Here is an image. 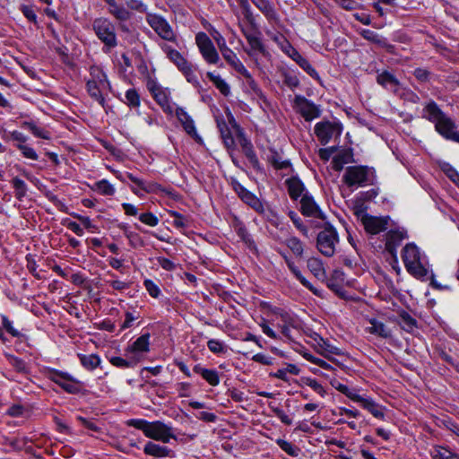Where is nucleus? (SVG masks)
Returning <instances> with one entry per match:
<instances>
[{"mask_svg": "<svg viewBox=\"0 0 459 459\" xmlns=\"http://www.w3.org/2000/svg\"><path fill=\"white\" fill-rule=\"evenodd\" d=\"M421 116L434 124L436 131L445 139L459 143V131L456 130L455 123L435 101L429 100L424 105Z\"/></svg>", "mask_w": 459, "mask_h": 459, "instance_id": "obj_1", "label": "nucleus"}, {"mask_svg": "<svg viewBox=\"0 0 459 459\" xmlns=\"http://www.w3.org/2000/svg\"><path fill=\"white\" fill-rule=\"evenodd\" d=\"M402 258L406 270L414 277L421 280H432L434 274L427 256L413 243L407 244L403 250Z\"/></svg>", "mask_w": 459, "mask_h": 459, "instance_id": "obj_2", "label": "nucleus"}, {"mask_svg": "<svg viewBox=\"0 0 459 459\" xmlns=\"http://www.w3.org/2000/svg\"><path fill=\"white\" fill-rule=\"evenodd\" d=\"M126 425L142 430L146 437L162 443H169L171 439H177L172 426L160 420L147 421L143 419H131L126 421Z\"/></svg>", "mask_w": 459, "mask_h": 459, "instance_id": "obj_3", "label": "nucleus"}, {"mask_svg": "<svg viewBox=\"0 0 459 459\" xmlns=\"http://www.w3.org/2000/svg\"><path fill=\"white\" fill-rule=\"evenodd\" d=\"M92 28L98 39L104 44L105 51H108L117 45L115 25L108 18L95 19Z\"/></svg>", "mask_w": 459, "mask_h": 459, "instance_id": "obj_4", "label": "nucleus"}, {"mask_svg": "<svg viewBox=\"0 0 459 459\" xmlns=\"http://www.w3.org/2000/svg\"><path fill=\"white\" fill-rule=\"evenodd\" d=\"M373 170L368 167L351 166L343 174V181L349 186H364L369 185L373 179Z\"/></svg>", "mask_w": 459, "mask_h": 459, "instance_id": "obj_5", "label": "nucleus"}, {"mask_svg": "<svg viewBox=\"0 0 459 459\" xmlns=\"http://www.w3.org/2000/svg\"><path fill=\"white\" fill-rule=\"evenodd\" d=\"M339 237L336 230L327 225L317 235L316 247L325 256L331 257L334 255Z\"/></svg>", "mask_w": 459, "mask_h": 459, "instance_id": "obj_6", "label": "nucleus"}, {"mask_svg": "<svg viewBox=\"0 0 459 459\" xmlns=\"http://www.w3.org/2000/svg\"><path fill=\"white\" fill-rule=\"evenodd\" d=\"M273 322L288 340L293 339L292 330H298L300 326L298 318L293 314L280 308L273 311Z\"/></svg>", "mask_w": 459, "mask_h": 459, "instance_id": "obj_7", "label": "nucleus"}, {"mask_svg": "<svg viewBox=\"0 0 459 459\" xmlns=\"http://www.w3.org/2000/svg\"><path fill=\"white\" fill-rule=\"evenodd\" d=\"M146 22L150 27L162 39L175 42L176 34L168 22V21L161 15L156 13H147Z\"/></svg>", "mask_w": 459, "mask_h": 459, "instance_id": "obj_8", "label": "nucleus"}, {"mask_svg": "<svg viewBox=\"0 0 459 459\" xmlns=\"http://www.w3.org/2000/svg\"><path fill=\"white\" fill-rule=\"evenodd\" d=\"M227 119H229L230 124L235 129L236 134L238 138L239 144L246 157L248 159L249 162L252 164L254 168L258 169L259 161L253 149V145L251 142L245 137L242 129L237 124L233 115L230 111L227 112Z\"/></svg>", "mask_w": 459, "mask_h": 459, "instance_id": "obj_9", "label": "nucleus"}, {"mask_svg": "<svg viewBox=\"0 0 459 459\" xmlns=\"http://www.w3.org/2000/svg\"><path fill=\"white\" fill-rule=\"evenodd\" d=\"M48 378L68 394H77L81 390L80 381L67 372L51 369L48 373Z\"/></svg>", "mask_w": 459, "mask_h": 459, "instance_id": "obj_10", "label": "nucleus"}, {"mask_svg": "<svg viewBox=\"0 0 459 459\" xmlns=\"http://www.w3.org/2000/svg\"><path fill=\"white\" fill-rule=\"evenodd\" d=\"M355 213L360 219L365 230L369 234L376 235L387 229L388 217L371 216L365 213L362 210H357Z\"/></svg>", "mask_w": 459, "mask_h": 459, "instance_id": "obj_11", "label": "nucleus"}, {"mask_svg": "<svg viewBox=\"0 0 459 459\" xmlns=\"http://www.w3.org/2000/svg\"><path fill=\"white\" fill-rule=\"evenodd\" d=\"M315 134L321 144H327L334 136H340L342 132L341 124L330 121H321L315 125Z\"/></svg>", "mask_w": 459, "mask_h": 459, "instance_id": "obj_12", "label": "nucleus"}, {"mask_svg": "<svg viewBox=\"0 0 459 459\" xmlns=\"http://www.w3.org/2000/svg\"><path fill=\"white\" fill-rule=\"evenodd\" d=\"M195 43L203 58L209 64L215 65L219 62V54L211 40L204 32H198L195 35Z\"/></svg>", "mask_w": 459, "mask_h": 459, "instance_id": "obj_13", "label": "nucleus"}, {"mask_svg": "<svg viewBox=\"0 0 459 459\" xmlns=\"http://www.w3.org/2000/svg\"><path fill=\"white\" fill-rule=\"evenodd\" d=\"M292 107L294 110L300 114L307 121L317 118L321 115V110L318 106L300 95H297L294 98Z\"/></svg>", "mask_w": 459, "mask_h": 459, "instance_id": "obj_14", "label": "nucleus"}, {"mask_svg": "<svg viewBox=\"0 0 459 459\" xmlns=\"http://www.w3.org/2000/svg\"><path fill=\"white\" fill-rule=\"evenodd\" d=\"M377 82L382 87L397 96L403 97L405 94L406 89L402 85L399 80L388 71L379 73L377 76Z\"/></svg>", "mask_w": 459, "mask_h": 459, "instance_id": "obj_15", "label": "nucleus"}, {"mask_svg": "<svg viewBox=\"0 0 459 459\" xmlns=\"http://www.w3.org/2000/svg\"><path fill=\"white\" fill-rule=\"evenodd\" d=\"M150 351V334L145 333L138 337L126 350V356L138 358V363L143 359L145 353Z\"/></svg>", "mask_w": 459, "mask_h": 459, "instance_id": "obj_16", "label": "nucleus"}, {"mask_svg": "<svg viewBox=\"0 0 459 459\" xmlns=\"http://www.w3.org/2000/svg\"><path fill=\"white\" fill-rule=\"evenodd\" d=\"M233 188L243 202L251 206L258 212H264V208L262 202L250 191L245 188L240 183L234 181Z\"/></svg>", "mask_w": 459, "mask_h": 459, "instance_id": "obj_17", "label": "nucleus"}, {"mask_svg": "<svg viewBox=\"0 0 459 459\" xmlns=\"http://www.w3.org/2000/svg\"><path fill=\"white\" fill-rule=\"evenodd\" d=\"M97 72V79L89 80L87 82V90L93 99H95L99 103L103 104L104 98L101 91L108 84V82L106 75L102 72Z\"/></svg>", "mask_w": 459, "mask_h": 459, "instance_id": "obj_18", "label": "nucleus"}, {"mask_svg": "<svg viewBox=\"0 0 459 459\" xmlns=\"http://www.w3.org/2000/svg\"><path fill=\"white\" fill-rule=\"evenodd\" d=\"M175 113L185 132L197 143H202V137L198 134L195 122L188 113L183 108H177Z\"/></svg>", "mask_w": 459, "mask_h": 459, "instance_id": "obj_19", "label": "nucleus"}, {"mask_svg": "<svg viewBox=\"0 0 459 459\" xmlns=\"http://www.w3.org/2000/svg\"><path fill=\"white\" fill-rule=\"evenodd\" d=\"M242 32L247 40L250 49L246 50L249 56L265 51L259 31L251 29L242 28Z\"/></svg>", "mask_w": 459, "mask_h": 459, "instance_id": "obj_20", "label": "nucleus"}, {"mask_svg": "<svg viewBox=\"0 0 459 459\" xmlns=\"http://www.w3.org/2000/svg\"><path fill=\"white\" fill-rule=\"evenodd\" d=\"M300 211L303 215L324 220L325 214L315 202L312 195L304 194L300 200Z\"/></svg>", "mask_w": 459, "mask_h": 459, "instance_id": "obj_21", "label": "nucleus"}, {"mask_svg": "<svg viewBox=\"0 0 459 459\" xmlns=\"http://www.w3.org/2000/svg\"><path fill=\"white\" fill-rule=\"evenodd\" d=\"M360 404V406L369 411L375 418L379 420H385V408L378 403H377L373 399L369 397H364L358 394L355 396L354 401Z\"/></svg>", "mask_w": 459, "mask_h": 459, "instance_id": "obj_22", "label": "nucleus"}, {"mask_svg": "<svg viewBox=\"0 0 459 459\" xmlns=\"http://www.w3.org/2000/svg\"><path fill=\"white\" fill-rule=\"evenodd\" d=\"M223 41V48H222V56L224 59L241 75H243L245 78H250L251 74L247 71V69L245 67L243 63L239 60L238 56L226 45L225 39H222Z\"/></svg>", "mask_w": 459, "mask_h": 459, "instance_id": "obj_23", "label": "nucleus"}, {"mask_svg": "<svg viewBox=\"0 0 459 459\" xmlns=\"http://www.w3.org/2000/svg\"><path fill=\"white\" fill-rule=\"evenodd\" d=\"M364 330L366 333L383 339H387L392 336L391 329L387 327L383 322L376 318L368 319L364 326Z\"/></svg>", "mask_w": 459, "mask_h": 459, "instance_id": "obj_24", "label": "nucleus"}, {"mask_svg": "<svg viewBox=\"0 0 459 459\" xmlns=\"http://www.w3.org/2000/svg\"><path fill=\"white\" fill-rule=\"evenodd\" d=\"M406 238L407 234L403 230H389L385 238V249L392 256L396 257L397 247Z\"/></svg>", "mask_w": 459, "mask_h": 459, "instance_id": "obj_25", "label": "nucleus"}, {"mask_svg": "<svg viewBox=\"0 0 459 459\" xmlns=\"http://www.w3.org/2000/svg\"><path fill=\"white\" fill-rule=\"evenodd\" d=\"M160 48L166 54V56L178 67V70L189 63L179 51L174 49L171 46L163 43L160 45Z\"/></svg>", "mask_w": 459, "mask_h": 459, "instance_id": "obj_26", "label": "nucleus"}, {"mask_svg": "<svg viewBox=\"0 0 459 459\" xmlns=\"http://www.w3.org/2000/svg\"><path fill=\"white\" fill-rule=\"evenodd\" d=\"M270 22H278L279 17L270 0H251Z\"/></svg>", "mask_w": 459, "mask_h": 459, "instance_id": "obj_27", "label": "nucleus"}, {"mask_svg": "<svg viewBox=\"0 0 459 459\" xmlns=\"http://www.w3.org/2000/svg\"><path fill=\"white\" fill-rule=\"evenodd\" d=\"M143 452L148 455L155 457H166L171 455L172 450L167 446L149 441L145 444Z\"/></svg>", "mask_w": 459, "mask_h": 459, "instance_id": "obj_28", "label": "nucleus"}, {"mask_svg": "<svg viewBox=\"0 0 459 459\" xmlns=\"http://www.w3.org/2000/svg\"><path fill=\"white\" fill-rule=\"evenodd\" d=\"M108 5L109 13L118 21L126 22L132 16L129 10L122 4H118L115 0L108 2Z\"/></svg>", "mask_w": 459, "mask_h": 459, "instance_id": "obj_29", "label": "nucleus"}, {"mask_svg": "<svg viewBox=\"0 0 459 459\" xmlns=\"http://www.w3.org/2000/svg\"><path fill=\"white\" fill-rule=\"evenodd\" d=\"M194 371L201 375L202 377L212 386H216L220 383L219 374L214 369H208L201 367L200 365H195Z\"/></svg>", "mask_w": 459, "mask_h": 459, "instance_id": "obj_30", "label": "nucleus"}, {"mask_svg": "<svg viewBox=\"0 0 459 459\" xmlns=\"http://www.w3.org/2000/svg\"><path fill=\"white\" fill-rule=\"evenodd\" d=\"M288 192L290 196L296 200L299 197H302L303 191L305 189L303 183L298 178H290L286 180Z\"/></svg>", "mask_w": 459, "mask_h": 459, "instance_id": "obj_31", "label": "nucleus"}, {"mask_svg": "<svg viewBox=\"0 0 459 459\" xmlns=\"http://www.w3.org/2000/svg\"><path fill=\"white\" fill-rule=\"evenodd\" d=\"M273 40L284 54L295 61V58L299 55V52L283 36H275Z\"/></svg>", "mask_w": 459, "mask_h": 459, "instance_id": "obj_32", "label": "nucleus"}, {"mask_svg": "<svg viewBox=\"0 0 459 459\" xmlns=\"http://www.w3.org/2000/svg\"><path fill=\"white\" fill-rule=\"evenodd\" d=\"M80 362L84 368L87 370H94L97 368L101 362V359L97 354H79Z\"/></svg>", "mask_w": 459, "mask_h": 459, "instance_id": "obj_33", "label": "nucleus"}, {"mask_svg": "<svg viewBox=\"0 0 459 459\" xmlns=\"http://www.w3.org/2000/svg\"><path fill=\"white\" fill-rule=\"evenodd\" d=\"M307 268L317 279H323L325 277V270L321 259L317 257H310L307 260Z\"/></svg>", "mask_w": 459, "mask_h": 459, "instance_id": "obj_34", "label": "nucleus"}, {"mask_svg": "<svg viewBox=\"0 0 459 459\" xmlns=\"http://www.w3.org/2000/svg\"><path fill=\"white\" fill-rule=\"evenodd\" d=\"M92 190L100 193L102 195H114L116 193L115 186L106 179H101L94 183Z\"/></svg>", "mask_w": 459, "mask_h": 459, "instance_id": "obj_35", "label": "nucleus"}, {"mask_svg": "<svg viewBox=\"0 0 459 459\" xmlns=\"http://www.w3.org/2000/svg\"><path fill=\"white\" fill-rule=\"evenodd\" d=\"M207 77L212 82L215 87L221 91V93L224 96H229L230 93V85L219 75L213 73L208 72Z\"/></svg>", "mask_w": 459, "mask_h": 459, "instance_id": "obj_36", "label": "nucleus"}, {"mask_svg": "<svg viewBox=\"0 0 459 459\" xmlns=\"http://www.w3.org/2000/svg\"><path fill=\"white\" fill-rule=\"evenodd\" d=\"M126 359H123L121 357H111L109 359V362L120 368H133L135 365L138 364V358L136 357H131V356H126Z\"/></svg>", "mask_w": 459, "mask_h": 459, "instance_id": "obj_37", "label": "nucleus"}, {"mask_svg": "<svg viewBox=\"0 0 459 459\" xmlns=\"http://www.w3.org/2000/svg\"><path fill=\"white\" fill-rule=\"evenodd\" d=\"M300 368L294 364H287L286 367L279 368L273 376L278 379L288 381V374L298 376Z\"/></svg>", "mask_w": 459, "mask_h": 459, "instance_id": "obj_38", "label": "nucleus"}, {"mask_svg": "<svg viewBox=\"0 0 459 459\" xmlns=\"http://www.w3.org/2000/svg\"><path fill=\"white\" fill-rule=\"evenodd\" d=\"M22 126L24 127H26L27 129H29L31 132V134L38 138H41V139H45V140H49L51 138V134L48 130H47L43 127L38 126L33 122L26 121L22 124Z\"/></svg>", "mask_w": 459, "mask_h": 459, "instance_id": "obj_39", "label": "nucleus"}, {"mask_svg": "<svg viewBox=\"0 0 459 459\" xmlns=\"http://www.w3.org/2000/svg\"><path fill=\"white\" fill-rule=\"evenodd\" d=\"M268 161L276 169H283L290 166V163L288 160H283L281 156L273 150L270 151V154L268 155Z\"/></svg>", "mask_w": 459, "mask_h": 459, "instance_id": "obj_40", "label": "nucleus"}, {"mask_svg": "<svg viewBox=\"0 0 459 459\" xmlns=\"http://www.w3.org/2000/svg\"><path fill=\"white\" fill-rule=\"evenodd\" d=\"M295 62L312 78L319 80V74L316 70L311 65L309 61L302 56L300 54L295 58Z\"/></svg>", "mask_w": 459, "mask_h": 459, "instance_id": "obj_41", "label": "nucleus"}, {"mask_svg": "<svg viewBox=\"0 0 459 459\" xmlns=\"http://www.w3.org/2000/svg\"><path fill=\"white\" fill-rule=\"evenodd\" d=\"M153 99L157 101L159 105L167 112L171 113L172 108L170 107L169 95L163 88L160 89L154 94H152Z\"/></svg>", "mask_w": 459, "mask_h": 459, "instance_id": "obj_42", "label": "nucleus"}, {"mask_svg": "<svg viewBox=\"0 0 459 459\" xmlns=\"http://www.w3.org/2000/svg\"><path fill=\"white\" fill-rule=\"evenodd\" d=\"M284 244L290 249V251L296 256H301L304 252L303 243L297 237H290L285 241Z\"/></svg>", "mask_w": 459, "mask_h": 459, "instance_id": "obj_43", "label": "nucleus"}, {"mask_svg": "<svg viewBox=\"0 0 459 459\" xmlns=\"http://www.w3.org/2000/svg\"><path fill=\"white\" fill-rule=\"evenodd\" d=\"M179 71L183 74V75L185 76L186 80L188 82L192 83L195 87L200 86L198 77L195 74V70L190 63L186 65Z\"/></svg>", "mask_w": 459, "mask_h": 459, "instance_id": "obj_44", "label": "nucleus"}, {"mask_svg": "<svg viewBox=\"0 0 459 459\" xmlns=\"http://www.w3.org/2000/svg\"><path fill=\"white\" fill-rule=\"evenodd\" d=\"M287 265L291 273L295 275V277L307 289L312 290L314 293L316 291L314 290L313 286L306 280V278L301 274V272L295 265L294 262L291 259H287Z\"/></svg>", "mask_w": 459, "mask_h": 459, "instance_id": "obj_45", "label": "nucleus"}, {"mask_svg": "<svg viewBox=\"0 0 459 459\" xmlns=\"http://www.w3.org/2000/svg\"><path fill=\"white\" fill-rule=\"evenodd\" d=\"M330 384L333 387H334L336 390L346 395L351 400L354 401L355 396L358 395V392L355 389L349 388L347 385L341 384L336 379H332L330 381Z\"/></svg>", "mask_w": 459, "mask_h": 459, "instance_id": "obj_46", "label": "nucleus"}, {"mask_svg": "<svg viewBox=\"0 0 459 459\" xmlns=\"http://www.w3.org/2000/svg\"><path fill=\"white\" fill-rule=\"evenodd\" d=\"M301 381L304 385L312 388L321 397H325L326 395L325 389L316 379L308 377H301Z\"/></svg>", "mask_w": 459, "mask_h": 459, "instance_id": "obj_47", "label": "nucleus"}, {"mask_svg": "<svg viewBox=\"0 0 459 459\" xmlns=\"http://www.w3.org/2000/svg\"><path fill=\"white\" fill-rule=\"evenodd\" d=\"M12 184L15 191L16 198L22 200L27 194V185L22 179L17 177L13 178Z\"/></svg>", "mask_w": 459, "mask_h": 459, "instance_id": "obj_48", "label": "nucleus"}, {"mask_svg": "<svg viewBox=\"0 0 459 459\" xmlns=\"http://www.w3.org/2000/svg\"><path fill=\"white\" fill-rule=\"evenodd\" d=\"M230 126H225V129H222V133L221 134L223 143L226 145L228 149H231L235 145L234 138L232 135V133L234 132L236 134L235 129L231 126L230 124V121L228 120Z\"/></svg>", "mask_w": 459, "mask_h": 459, "instance_id": "obj_49", "label": "nucleus"}, {"mask_svg": "<svg viewBox=\"0 0 459 459\" xmlns=\"http://www.w3.org/2000/svg\"><path fill=\"white\" fill-rule=\"evenodd\" d=\"M169 214L174 218L173 225L178 230H184L189 226L188 220L176 211H169Z\"/></svg>", "mask_w": 459, "mask_h": 459, "instance_id": "obj_50", "label": "nucleus"}, {"mask_svg": "<svg viewBox=\"0 0 459 459\" xmlns=\"http://www.w3.org/2000/svg\"><path fill=\"white\" fill-rule=\"evenodd\" d=\"M126 104L131 108H137L140 106V95L135 89H129L126 91Z\"/></svg>", "mask_w": 459, "mask_h": 459, "instance_id": "obj_51", "label": "nucleus"}, {"mask_svg": "<svg viewBox=\"0 0 459 459\" xmlns=\"http://www.w3.org/2000/svg\"><path fill=\"white\" fill-rule=\"evenodd\" d=\"M399 324L406 332H411L416 327V320L407 313L401 314Z\"/></svg>", "mask_w": 459, "mask_h": 459, "instance_id": "obj_52", "label": "nucleus"}, {"mask_svg": "<svg viewBox=\"0 0 459 459\" xmlns=\"http://www.w3.org/2000/svg\"><path fill=\"white\" fill-rule=\"evenodd\" d=\"M208 349L214 354H222L227 351V347L223 342L217 339H211L207 342Z\"/></svg>", "mask_w": 459, "mask_h": 459, "instance_id": "obj_53", "label": "nucleus"}, {"mask_svg": "<svg viewBox=\"0 0 459 459\" xmlns=\"http://www.w3.org/2000/svg\"><path fill=\"white\" fill-rule=\"evenodd\" d=\"M16 148L22 152V156L26 159L32 160H38L39 155L37 154L36 151L27 145V144H22V143H16Z\"/></svg>", "mask_w": 459, "mask_h": 459, "instance_id": "obj_54", "label": "nucleus"}, {"mask_svg": "<svg viewBox=\"0 0 459 459\" xmlns=\"http://www.w3.org/2000/svg\"><path fill=\"white\" fill-rule=\"evenodd\" d=\"M276 443L289 455L294 457L299 455V449L291 443L281 438L277 439Z\"/></svg>", "mask_w": 459, "mask_h": 459, "instance_id": "obj_55", "label": "nucleus"}, {"mask_svg": "<svg viewBox=\"0 0 459 459\" xmlns=\"http://www.w3.org/2000/svg\"><path fill=\"white\" fill-rule=\"evenodd\" d=\"M452 451L441 446H436L433 447V449L430 452V455L432 459H448L450 456Z\"/></svg>", "mask_w": 459, "mask_h": 459, "instance_id": "obj_56", "label": "nucleus"}, {"mask_svg": "<svg viewBox=\"0 0 459 459\" xmlns=\"http://www.w3.org/2000/svg\"><path fill=\"white\" fill-rule=\"evenodd\" d=\"M360 35L367 40L374 42L378 45H382L385 43L383 38H381L377 33L370 30H362L360 31Z\"/></svg>", "mask_w": 459, "mask_h": 459, "instance_id": "obj_57", "label": "nucleus"}, {"mask_svg": "<svg viewBox=\"0 0 459 459\" xmlns=\"http://www.w3.org/2000/svg\"><path fill=\"white\" fill-rule=\"evenodd\" d=\"M139 220L141 222L150 227H155L160 222L159 218L152 212H144L140 214Z\"/></svg>", "mask_w": 459, "mask_h": 459, "instance_id": "obj_58", "label": "nucleus"}, {"mask_svg": "<svg viewBox=\"0 0 459 459\" xmlns=\"http://www.w3.org/2000/svg\"><path fill=\"white\" fill-rule=\"evenodd\" d=\"M128 240V243L129 245L133 247V248H136L138 247H143V238L140 237V235L134 231H131V232H126V237Z\"/></svg>", "mask_w": 459, "mask_h": 459, "instance_id": "obj_59", "label": "nucleus"}, {"mask_svg": "<svg viewBox=\"0 0 459 459\" xmlns=\"http://www.w3.org/2000/svg\"><path fill=\"white\" fill-rule=\"evenodd\" d=\"M143 285L152 298H158L160 294V290L159 286L152 280L146 279L143 281Z\"/></svg>", "mask_w": 459, "mask_h": 459, "instance_id": "obj_60", "label": "nucleus"}, {"mask_svg": "<svg viewBox=\"0 0 459 459\" xmlns=\"http://www.w3.org/2000/svg\"><path fill=\"white\" fill-rule=\"evenodd\" d=\"M126 4H127L128 8H130L132 10H135L140 13H145L146 14L149 13L147 12V10H148L147 5L144 4L140 0H127Z\"/></svg>", "mask_w": 459, "mask_h": 459, "instance_id": "obj_61", "label": "nucleus"}, {"mask_svg": "<svg viewBox=\"0 0 459 459\" xmlns=\"http://www.w3.org/2000/svg\"><path fill=\"white\" fill-rule=\"evenodd\" d=\"M273 413L275 414V416L277 418H279L281 420V421L286 425H291L292 424V420L291 418L287 415L283 410L278 408V407H271Z\"/></svg>", "mask_w": 459, "mask_h": 459, "instance_id": "obj_62", "label": "nucleus"}, {"mask_svg": "<svg viewBox=\"0 0 459 459\" xmlns=\"http://www.w3.org/2000/svg\"><path fill=\"white\" fill-rule=\"evenodd\" d=\"M21 11L22 14L31 22H37V14L35 13L32 6L22 5Z\"/></svg>", "mask_w": 459, "mask_h": 459, "instance_id": "obj_63", "label": "nucleus"}, {"mask_svg": "<svg viewBox=\"0 0 459 459\" xmlns=\"http://www.w3.org/2000/svg\"><path fill=\"white\" fill-rule=\"evenodd\" d=\"M162 190V187L160 184L154 181H145L143 191L146 193L155 194Z\"/></svg>", "mask_w": 459, "mask_h": 459, "instance_id": "obj_64", "label": "nucleus"}]
</instances>
